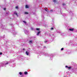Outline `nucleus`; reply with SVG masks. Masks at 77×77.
Here are the masks:
<instances>
[{"mask_svg":"<svg viewBox=\"0 0 77 77\" xmlns=\"http://www.w3.org/2000/svg\"><path fill=\"white\" fill-rule=\"evenodd\" d=\"M26 54L27 56H29V52H28L27 51H26Z\"/></svg>","mask_w":77,"mask_h":77,"instance_id":"4","label":"nucleus"},{"mask_svg":"<svg viewBox=\"0 0 77 77\" xmlns=\"http://www.w3.org/2000/svg\"><path fill=\"white\" fill-rule=\"evenodd\" d=\"M23 50H25V49L23 48Z\"/></svg>","mask_w":77,"mask_h":77,"instance_id":"24","label":"nucleus"},{"mask_svg":"<svg viewBox=\"0 0 77 77\" xmlns=\"http://www.w3.org/2000/svg\"><path fill=\"white\" fill-rule=\"evenodd\" d=\"M61 51H62L63 50V48H62L61 49Z\"/></svg>","mask_w":77,"mask_h":77,"instance_id":"16","label":"nucleus"},{"mask_svg":"<svg viewBox=\"0 0 77 77\" xmlns=\"http://www.w3.org/2000/svg\"><path fill=\"white\" fill-rule=\"evenodd\" d=\"M29 14V13L28 12H25V14Z\"/></svg>","mask_w":77,"mask_h":77,"instance_id":"13","label":"nucleus"},{"mask_svg":"<svg viewBox=\"0 0 77 77\" xmlns=\"http://www.w3.org/2000/svg\"><path fill=\"white\" fill-rule=\"evenodd\" d=\"M2 52L0 53V55H2Z\"/></svg>","mask_w":77,"mask_h":77,"instance_id":"20","label":"nucleus"},{"mask_svg":"<svg viewBox=\"0 0 77 77\" xmlns=\"http://www.w3.org/2000/svg\"><path fill=\"white\" fill-rule=\"evenodd\" d=\"M4 10H6V8H4Z\"/></svg>","mask_w":77,"mask_h":77,"instance_id":"23","label":"nucleus"},{"mask_svg":"<svg viewBox=\"0 0 77 77\" xmlns=\"http://www.w3.org/2000/svg\"><path fill=\"white\" fill-rule=\"evenodd\" d=\"M53 2H54V3H56L57 2V1H56V0H53Z\"/></svg>","mask_w":77,"mask_h":77,"instance_id":"7","label":"nucleus"},{"mask_svg":"<svg viewBox=\"0 0 77 77\" xmlns=\"http://www.w3.org/2000/svg\"><path fill=\"white\" fill-rule=\"evenodd\" d=\"M50 11L51 12H53V10H51Z\"/></svg>","mask_w":77,"mask_h":77,"instance_id":"21","label":"nucleus"},{"mask_svg":"<svg viewBox=\"0 0 77 77\" xmlns=\"http://www.w3.org/2000/svg\"><path fill=\"white\" fill-rule=\"evenodd\" d=\"M29 43H31V44L32 43V41H29Z\"/></svg>","mask_w":77,"mask_h":77,"instance_id":"8","label":"nucleus"},{"mask_svg":"<svg viewBox=\"0 0 77 77\" xmlns=\"http://www.w3.org/2000/svg\"><path fill=\"white\" fill-rule=\"evenodd\" d=\"M41 32L40 31H39L37 34V35H39V33H40Z\"/></svg>","mask_w":77,"mask_h":77,"instance_id":"5","label":"nucleus"},{"mask_svg":"<svg viewBox=\"0 0 77 77\" xmlns=\"http://www.w3.org/2000/svg\"><path fill=\"white\" fill-rule=\"evenodd\" d=\"M47 42V41H45V43H46V42Z\"/></svg>","mask_w":77,"mask_h":77,"instance_id":"25","label":"nucleus"},{"mask_svg":"<svg viewBox=\"0 0 77 77\" xmlns=\"http://www.w3.org/2000/svg\"><path fill=\"white\" fill-rule=\"evenodd\" d=\"M53 29H54V28H53L52 27L51 28V30H53Z\"/></svg>","mask_w":77,"mask_h":77,"instance_id":"17","label":"nucleus"},{"mask_svg":"<svg viewBox=\"0 0 77 77\" xmlns=\"http://www.w3.org/2000/svg\"><path fill=\"white\" fill-rule=\"evenodd\" d=\"M68 69H70L71 68V66L68 67Z\"/></svg>","mask_w":77,"mask_h":77,"instance_id":"9","label":"nucleus"},{"mask_svg":"<svg viewBox=\"0 0 77 77\" xmlns=\"http://www.w3.org/2000/svg\"><path fill=\"white\" fill-rule=\"evenodd\" d=\"M19 74H20V75H22V72H19Z\"/></svg>","mask_w":77,"mask_h":77,"instance_id":"12","label":"nucleus"},{"mask_svg":"<svg viewBox=\"0 0 77 77\" xmlns=\"http://www.w3.org/2000/svg\"><path fill=\"white\" fill-rule=\"evenodd\" d=\"M15 8L16 9H18V6H17L15 7Z\"/></svg>","mask_w":77,"mask_h":77,"instance_id":"11","label":"nucleus"},{"mask_svg":"<svg viewBox=\"0 0 77 77\" xmlns=\"http://www.w3.org/2000/svg\"><path fill=\"white\" fill-rule=\"evenodd\" d=\"M24 74H25V75H27V74L28 73L27 72H25L24 73Z\"/></svg>","mask_w":77,"mask_h":77,"instance_id":"6","label":"nucleus"},{"mask_svg":"<svg viewBox=\"0 0 77 77\" xmlns=\"http://www.w3.org/2000/svg\"><path fill=\"white\" fill-rule=\"evenodd\" d=\"M32 29H33V28H32Z\"/></svg>","mask_w":77,"mask_h":77,"instance_id":"26","label":"nucleus"},{"mask_svg":"<svg viewBox=\"0 0 77 77\" xmlns=\"http://www.w3.org/2000/svg\"><path fill=\"white\" fill-rule=\"evenodd\" d=\"M7 64H8V63H7L5 65H7Z\"/></svg>","mask_w":77,"mask_h":77,"instance_id":"22","label":"nucleus"},{"mask_svg":"<svg viewBox=\"0 0 77 77\" xmlns=\"http://www.w3.org/2000/svg\"><path fill=\"white\" fill-rule=\"evenodd\" d=\"M14 14H15V15H17V17H18V14H17V12H15L14 13Z\"/></svg>","mask_w":77,"mask_h":77,"instance_id":"2","label":"nucleus"},{"mask_svg":"<svg viewBox=\"0 0 77 77\" xmlns=\"http://www.w3.org/2000/svg\"><path fill=\"white\" fill-rule=\"evenodd\" d=\"M62 5H63V6H65V5H66V4H65L64 3H63Z\"/></svg>","mask_w":77,"mask_h":77,"instance_id":"10","label":"nucleus"},{"mask_svg":"<svg viewBox=\"0 0 77 77\" xmlns=\"http://www.w3.org/2000/svg\"><path fill=\"white\" fill-rule=\"evenodd\" d=\"M23 23H25V24H26V21H23Z\"/></svg>","mask_w":77,"mask_h":77,"instance_id":"14","label":"nucleus"},{"mask_svg":"<svg viewBox=\"0 0 77 77\" xmlns=\"http://www.w3.org/2000/svg\"><path fill=\"white\" fill-rule=\"evenodd\" d=\"M25 8H29V6L28 5H25Z\"/></svg>","mask_w":77,"mask_h":77,"instance_id":"3","label":"nucleus"},{"mask_svg":"<svg viewBox=\"0 0 77 77\" xmlns=\"http://www.w3.org/2000/svg\"><path fill=\"white\" fill-rule=\"evenodd\" d=\"M45 11L46 12H47V11H48V9H45Z\"/></svg>","mask_w":77,"mask_h":77,"instance_id":"18","label":"nucleus"},{"mask_svg":"<svg viewBox=\"0 0 77 77\" xmlns=\"http://www.w3.org/2000/svg\"><path fill=\"white\" fill-rule=\"evenodd\" d=\"M65 67H66V68H68V66H65Z\"/></svg>","mask_w":77,"mask_h":77,"instance_id":"19","label":"nucleus"},{"mask_svg":"<svg viewBox=\"0 0 77 77\" xmlns=\"http://www.w3.org/2000/svg\"><path fill=\"white\" fill-rule=\"evenodd\" d=\"M36 30H39V28H36Z\"/></svg>","mask_w":77,"mask_h":77,"instance_id":"15","label":"nucleus"},{"mask_svg":"<svg viewBox=\"0 0 77 77\" xmlns=\"http://www.w3.org/2000/svg\"><path fill=\"white\" fill-rule=\"evenodd\" d=\"M69 30H70V31H71L72 32L74 31V28H70L69 29Z\"/></svg>","mask_w":77,"mask_h":77,"instance_id":"1","label":"nucleus"}]
</instances>
